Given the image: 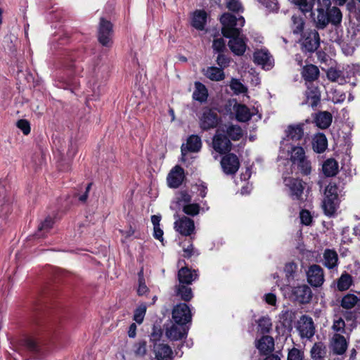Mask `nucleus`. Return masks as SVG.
Here are the masks:
<instances>
[{
  "label": "nucleus",
  "instance_id": "obj_1",
  "mask_svg": "<svg viewBox=\"0 0 360 360\" xmlns=\"http://www.w3.org/2000/svg\"><path fill=\"white\" fill-rule=\"evenodd\" d=\"M331 6L330 0H318L316 11V27L319 30H323L328 23L337 27L341 24L342 14L340 9L337 6Z\"/></svg>",
  "mask_w": 360,
  "mask_h": 360
},
{
  "label": "nucleus",
  "instance_id": "obj_2",
  "mask_svg": "<svg viewBox=\"0 0 360 360\" xmlns=\"http://www.w3.org/2000/svg\"><path fill=\"white\" fill-rule=\"evenodd\" d=\"M219 20L222 25L221 34L226 38L240 35L241 27L244 26L245 22L244 17L237 18L230 13H223Z\"/></svg>",
  "mask_w": 360,
  "mask_h": 360
},
{
  "label": "nucleus",
  "instance_id": "obj_3",
  "mask_svg": "<svg viewBox=\"0 0 360 360\" xmlns=\"http://www.w3.org/2000/svg\"><path fill=\"white\" fill-rule=\"evenodd\" d=\"M113 24L105 18H101L97 33L98 42L103 46L111 47L113 44Z\"/></svg>",
  "mask_w": 360,
  "mask_h": 360
},
{
  "label": "nucleus",
  "instance_id": "obj_4",
  "mask_svg": "<svg viewBox=\"0 0 360 360\" xmlns=\"http://www.w3.org/2000/svg\"><path fill=\"white\" fill-rule=\"evenodd\" d=\"M220 122L221 117L215 109L205 108L200 117L199 124L202 131H207L216 128Z\"/></svg>",
  "mask_w": 360,
  "mask_h": 360
},
{
  "label": "nucleus",
  "instance_id": "obj_5",
  "mask_svg": "<svg viewBox=\"0 0 360 360\" xmlns=\"http://www.w3.org/2000/svg\"><path fill=\"white\" fill-rule=\"evenodd\" d=\"M223 155L220 161L223 172L227 175L236 174L240 165L238 156L230 152Z\"/></svg>",
  "mask_w": 360,
  "mask_h": 360
},
{
  "label": "nucleus",
  "instance_id": "obj_6",
  "mask_svg": "<svg viewBox=\"0 0 360 360\" xmlns=\"http://www.w3.org/2000/svg\"><path fill=\"white\" fill-rule=\"evenodd\" d=\"M218 129L212 138V148L218 153L223 155L231 150L232 143L228 136Z\"/></svg>",
  "mask_w": 360,
  "mask_h": 360
},
{
  "label": "nucleus",
  "instance_id": "obj_7",
  "mask_svg": "<svg viewBox=\"0 0 360 360\" xmlns=\"http://www.w3.org/2000/svg\"><path fill=\"white\" fill-rule=\"evenodd\" d=\"M172 316L174 322L191 323L192 314L189 306L186 303H179L175 305L172 309Z\"/></svg>",
  "mask_w": 360,
  "mask_h": 360
},
{
  "label": "nucleus",
  "instance_id": "obj_8",
  "mask_svg": "<svg viewBox=\"0 0 360 360\" xmlns=\"http://www.w3.org/2000/svg\"><path fill=\"white\" fill-rule=\"evenodd\" d=\"M306 274L307 282L313 287H321L324 283L323 269L318 264H314L310 265Z\"/></svg>",
  "mask_w": 360,
  "mask_h": 360
},
{
  "label": "nucleus",
  "instance_id": "obj_9",
  "mask_svg": "<svg viewBox=\"0 0 360 360\" xmlns=\"http://www.w3.org/2000/svg\"><path fill=\"white\" fill-rule=\"evenodd\" d=\"M189 326L187 324L174 322L166 328V335L169 340L176 341L186 338Z\"/></svg>",
  "mask_w": 360,
  "mask_h": 360
},
{
  "label": "nucleus",
  "instance_id": "obj_10",
  "mask_svg": "<svg viewBox=\"0 0 360 360\" xmlns=\"http://www.w3.org/2000/svg\"><path fill=\"white\" fill-rule=\"evenodd\" d=\"M24 346L32 353L34 357L39 360L44 359L48 354L47 349L41 346L33 337H26L23 340Z\"/></svg>",
  "mask_w": 360,
  "mask_h": 360
},
{
  "label": "nucleus",
  "instance_id": "obj_11",
  "mask_svg": "<svg viewBox=\"0 0 360 360\" xmlns=\"http://www.w3.org/2000/svg\"><path fill=\"white\" fill-rule=\"evenodd\" d=\"M320 46V37L319 32L314 30L307 32L302 44V50L304 52L314 53Z\"/></svg>",
  "mask_w": 360,
  "mask_h": 360
},
{
  "label": "nucleus",
  "instance_id": "obj_12",
  "mask_svg": "<svg viewBox=\"0 0 360 360\" xmlns=\"http://www.w3.org/2000/svg\"><path fill=\"white\" fill-rule=\"evenodd\" d=\"M184 179V169L180 165H176L169 173L167 181L169 188H177L182 184Z\"/></svg>",
  "mask_w": 360,
  "mask_h": 360
},
{
  "label": "nucleus",
  "instance_id": "obj_13",
  "mask_svg": "<svg viewBox=\"0 0 360 360\" xmlns=\"http://www.w3.org/2000/svg\"><path fill=\"white\" fill-rule=\"evenodd\" d=\"M298 330L302 338H311L315 333V327L311 317L302 315L299 323Z\"/></svg>",
  "mask_w": 360,
  "mask_h": 360
},
{
  "label": "nucleus",
  "instance_id": "obj_14",
  "mask_svg": "<svg viewBox=\"0 0 360 360\" xmlns=\"http://www.w3.org/2000/svg\"><path fill=\"white\" fill-rule=\"evenodd\" d=\"M342 317L347 323V329L352 332L360 324V308L349 310H342Z\"/></svg>",
  "mask_w": 360,
  "mask_h": 360
},
{
  "label": "nucleus",
  "instance_id": "obj_15",
  "mask_svg": "<svg viewBox=\"0 0 360 360\" xmlns=\"http://www.w3.org/2000/svg\"><path fill=\"white\" fill-rule=\"evenodd\" d=\"M330 344L333 353L336 355L345 354L348 347V342L346 338L340 333H334Z\"/></svg>",
  "mask_w": 360,
  "mask_h": 360
},
{
  "label": "nucleus",
  "instance_id": "obj_16",
  "mask_svg": "<svg viewBox=\"0 0 360 360\" xmlns=\"http://www.w3.org/2000/svg\"><path fill=\"white\" fill-rule=\"evenodd\" d=\"M153 352L157 360H172L173 351L170 346L163 342L153 345Z\"/></svg>",
  "mask_w": 360,
  "mask_h": 360
},
{
  "label": "nucleus",
  "instance_id": "obj_17",
  "mask_svg": "<svg viewBox=\"0 0 360 360\" xmlns=\"http://www.w3.org/2000/svg\"><path fill=\"white\" fill-rule=\"evenodd\" d=\"M295 299L302 304L309 303L312 298L311 288L307 285H301L295 287L292 290Z\"/></svg>",
  "mask_w": 360,
  "mask_h": 360
},
{
  "label": "nucleus",
  "instance_id": "obj_18",
  "mask_svg": "<svg viewBox=\"0 0 360 360\" xmlns=\"http://www.w3.org/2000/svg\"><path fill=\"white\" fill-rule=\"evenodd\" d=\"M290 191V196L292 200L302 199L305 183L300 179L290 178L287 184Z\"/></svg>",
  "mask_w": 360,
  "mask_h": 360
},
{
  "label": "nucleus",
  "instance_id": "obj_19",
  "mask_svg": "<svg viewBox=\"0 0 360 360\" xmlns=\"http://www.w3.org/2000/svg\"><path fill=\"white\" fill-rule=\"evenodd\" d=\"M229 39L230 40L228 45L231 51L236 56H243L247 49V44L244 39L240 37V35L230 37Z\"/></svg>",
  "mask_w": 360,
  "mask_h": 360
},
{
  "label": "nucleus",
  "instance_id": "obj_20",
  "mask_svg": "<svg viewBox=\"0 0 360 360\" xmlns=\"http://www.w3.org/2000/svg\"><path fill=\"white\" fill-rule=\"evenodd\" d=\"M316 126L321 129H328L333 121V115L328 111H319L312 115Z\"/></svg>",
  "mask_w": 360,
  "mask_h": 360
},
{
  "label": "nucleus",
  "instance_id": "obj_21",
  "mask_svg": "<svg viewBox=\"0 0 360 360\" xmlns=\"http://www.w3.org/2000/svg\"><path fill=\"white\" fill-rule=\"evenodd\" d=\"M307 89L305 92L307 98V103L309 104L311 108H316L321 101V92L317 86L314 84H307Z\"/></svg>",
  "mask_w": 360,
  "mask_h": 360
},
{
  "label": "nucleus",
  "instance_id": "obj_22",
  "mask_svg": "<svg viewBox=\"0 0 360 360\" xmlns=\"http://www.w3.org/2000/svg\"><path fill=\"white\" fill-rule=\"evenodd\" d=\"M301 75L307 84H313V82L319 79L320 71L316 65L309 64L302 67Z\"/></svg>",
  "mask_w": 360,
  "mask_h": 360
},
{
  "label": "nucleus",
  "instance_id": "obj_23",
  "mask_svg": "<svg viewBox=\"0 0 360 360\" xmlns=\"http://www.w3.org/2000/svg\"><path fill=\"white\" fill-rule=\"evenodd\" d=\"M179 283L191 285L193 281L198 278L197 271L192 270L187 266L181 267L177 274Z\"/></svg>",
  "mask_w": 360,
  "mask_h": 360
},
{
  "label": "nucleus",
  "instance_id": "obj_24",
  "mask_svg": "<svg viewBox=\"0 0 360 360\" xmlns=\"http://www.w3.org/2000/svg\"><path fill=\"white\" fill-rule=\"evenodd\" d=\"M255 347L261 354H269L274 349V338L269 335H263L259 340L256 341Z\"/></svg>",
  "mask_w": 360,
  "mask_h": 360
},
{
  "label": "nucleus",
  "instance_id": "obj_25",
  "mask_svg": "<svg viewBox=\"0 0 360 360\" xmlns=\"http://www.w3.org/2000/svg\"><path fill=\"white\" fill-rule=\"evenodd\" d=\"M360 302V292L356 295L348 292L340 301V307L345 310L354 309Z\"/></svg>",
  "mask_w": 360,
  "mask_h": 360
},
{
  "label": "nucleus",
  "instance_id": "obj_26",
  "mask_svg": "<svg viewBox=\"0 0 360 360\" xmlns=\"http://www.w3.org/2000/svg\"><path fill=\"white\" fill-rule=\"evenodd\" d=\"M328 148V139L323 132L314 134L312 138V148L316 153H323Z\"/></svg>",
  "mask_w": 360,
  "mask_h": 360
},
{
  "label": "nucleus",
  "instance_id": "obj_27",
  "mask_svg": "<svg viewBox=\"0 0 360 360\" xmlns=\"http://www.w3.org/2000/svg\"><path fill=\"white\" fill-rule=\"evenodd\" d=\"M207 14L205 10H196L192 17L191 25L198 30H205Z\"/></svg>",
  "mask_w": 360,
  "mask_h": 360
},
{
  "label": "nucleus",
  "instance_id": "obj_28",
  "mask_svg": "<svg viewBox=\"0 0 360 360\" xmlns=\"http://www.w3.org/2000/svg\"><path fill=\"white\" fill-rule=\"evenodd\" d=\"M202 73L207 78L214 82H220L225 78L224 70L216 66H210L203 69Z\"/></svg>",
  "mask_w": 360,
  "mask_h": 360
},
{
  "label": "nucleus",
  "instance_id": "obj_29",
  "mask_svg": "<svg viewBox=\"0 0 360 360\" xmlns=\"http://www.w3.org/2000/svg\"><path fill=\"white\" fill-rule=\"evenodd\" d=\"M313 360H325L327 354V347L322 342H315L310 350Z\"/></svg>",
  "mask_w": 360,
  "mask_h": 360
},
{
  "label": "nucleus",
  "instance_id": "obj_30",
  "mask_svg": "<svg viewBox=\"0 0 360 360\" xmlns=\"http://www.w3.org/2000/svg\"><path fill=\"white\" fill-rule=\"evenodd\" d=\"M174 292L176 296L179 297L184 302H189L193 297V293L189 285L180 283L176 285Z\"/></svg>",
  "mask_w": 360,
  "mask_h": 360
},
{
  "label": "nucleus",
  "instance_id": "obj_31",
  "mask_svg": "<svg viewBox=\"0 0 360 360\" xmlns=\"http://www.w3.org/2000/svg\"><path fill=\"white\" fill-rule=\"evenodd\" d=\"M322 171L327 177L335 176L339 171L338 162L334 158L327 159L323 164Z\"/></svg>",
  "mask_w": 360,
  "mask_h": 360
},
{
  "label": "nucleus",
  "instance_id": "obj_32",
  "mask_svg": "<svg viewBox=\"0 0 360 360\" xmlns=\"http://www.w3.org/2000/svg\"><path fill=\"white\" fill-rule=\"evenodd\" d=\"M194 84L193 98L200 103L206 102L208 98V90L206 86L200 82H195Z\"/></svg>",
  "mask_w": 360,
  "mask_h": 360
},
{
  "label": "nucleus",
  "instance_id": "obj_33",
  "mask_svg": "<svg viewBox=\"0 0 360 360\" xmlns=\"http://www.w3.org/2000/svg\"><path fill=\"white\" fill-rule=\"evenodd\" d=\"M286 132L288 139L292 141H300L304 136V124L300 123L296 125H289Z\"/></svg>",
  "mask_w": 360,
  "mask_h": 360
},
{
  "label": "nucleus",
  "instance_id": "obj_34",
  "mask_svg": "<svg viewBox=\"0 0 360 360\" xmlns=\"http://www.w3.org/2000/svg\"><path fill=\"white\" fill-rule=\"evenodd\" d=\"M225 127L226 129H220L224 134H226V135L228 136L229 139H231L233 141H238L242 138L243 130L240 126L231 124Z\"/></svg>",
  "mask_w": 360,
  "mask_h": 360
},
{
  "label": "nucleus",
  "instance_id": "obj_35",
  "mask_svg": "<svg viewBox=\"0 0 360 360\" xmlns=\"http://www.w3.org/2000/svg\"><path fill=\"white\" fill-rule=\"evenodd\" d=\"M84 50L82 48L70 51L66 58L67 60L70 61V63L66 64L67 68L69 69L75 68V63L82 60L84 59Z\"/></svg>",
  "mask_w": 360,
  "mask_h": 360
},
{
  "label": "nucleus",
  "instance_id": "obj_36",
  "mask_svg": "<svg viewBox=\"0 0 360 360\" xmlns=\"http://www.w3.org/2000/svg\"><path fill=\"white\" fill-rule=\"evenodd\" d=\"M338 256L333 250L326 249L323 253V265L329 269L338 265Z\"/></svg>",
  "mask_w": 360,
  "mask_h": 360
},
{
  "label": "nucleus",
  "instance_id": "obj_37",
  "mask_svg": "<svg viewBox=\"0 0 360 360\" xmlns=\"http://www.w3.org/2000/svg\"><path fill=\"white\" fill-rule=\"evenodd\" d=\"M236 117L238 121L246 122L252 118V114L247 105L238 104L236 110Z\"/></svg>",
  "mask_w": 360,
  "mask_h": 360
},
{
  "label": "nucleus",
  "instance_id": "obj_38",
  "mask_svg": "<svg viewBox=\"0 0 360 360\" xmlns=\"http://www.w3.org/2000/svg\"><path fill=\"white\" fill-rule=\"evenodd\" d=\"M201 147L202 141L199 136L192 134L188 137L186 141V148L188 151L191 153H197L200 151Z\"/></svg>",
  "mask_w": 360,
  "mask_h": 360
},
{
  "label": "nucleus",
  "instance_id": "obj_39",
  "mask_svg": "<svg viewBox=\"0 0 360 360\" xmlns=\"http://www.w3.org/2000/svg\"><path fill=\"white\" fill-rule=\"evenodd\" d=\"M353 284L352 276L347 272L342 274L337 281V288L340 291L348 290Z\"/></svg>",
  "mask_w": 360,
  "mask_h": 360
},
{
  "label": "nucleus",
  "instance_id": "obj_40",
  "mask_svg": "<svg viewBox=\"0 0 360 360\" xmlns=\"http://www.w3.org/2000/svg\"><path fill=\"white\" fill-rule=\"evenodd\" d=\"M292 1L299 6L304 14L311 12L313 15L314 6L316 3L318 4V0H292Z\"/></svg>",
  "mask_w": 360,
  "mask_h": 360
},
{
  "label": "nucleus",
  "instance_id": "obj_41",
  "mask_svg": "<svg viewBox=\"0 0 360 360\" xmlns=\"http://www.w3.org/2000/svg\"><path fill=\"white\" fill-rule=\"evenodd\" d=\"M332 330L335 333H340V335L346 333L347 326L345 319L342 316H335L333 325L331 326Z\"/></svg>",
  "mask_w": 360,
  "mask_h": 360
},
{
  "label": "nucleus",
  "instance_id": "obj_42",
  "mask_svg": "<svg viewBox=\"0 0 360 360\" xmlns=\"http://www.w3.org/2000/svg\"><path fill=\"white\" fill-rule=\"evenodd\" d=\"M253 56L255 63L258 65H262L263 66H268L271 65L269 63L270 60V56L266 51L260 50L255 51Z\"/></svg>",
  "mask_w": 360,
  "mask_h": 360
},
{
  "label": "nucleus",
  "instance_id": "obj_43",
  "mask_svg": "<svg viewBox=\"0 0 360 360\" xmlns=\"http://www.w3.org/2000/svg\"><path fill=\"white\" fill-rule=\"evenodd\" d=\"M292 25L291 28L292 32L295 34H299L303 32L304 27V20L302 17L297 15L292 16Z\"/></svg>",
  "mask_w": 360,
  "mask_h": 360
},
{
  "label": "nucleus",
  "instance_id": "obj_44",
  "mask_svg": "<svg viewBox=\"0 0 360 360\" xmlns=\"http://www.w3.org/2000/svg\"><path fill=\"white\" fill-rule=\"evenodd\" d=\"M258 330L260 333L265 335L269 333L272 327L271 320L268 316H262L261 317L258 321Z\"/></svg>",
  "mask_w": 360,
  "mask_h": 360
},
{
  "label": "nucleus",
  "instance_id": "obj_45",
  "mask_svg": "<svg viewBox=\"0 0 360 360\" xmlns=\"http://www.w3.org/2000/svg\"><path fill=\"white\" fill-rule=\"evenodd\" d=\"M305 158V152L301 146H292L291 148L290 160L292 164Z\"/></svg>",
  "mask_w": 360,
  "mask_h": 360
},
{
  "label": "nucleus",
  "instance_id": "obj_46",
  "mask_svg": "<svg viewBox=\"0 0 360 360\" xmlns=\"http://www.w3.org/2000/svg\"><path fill=\"white\" fill-rule=\"evenodd\" d=\"M146 304L145 303H141L138 306V307L135 309L133 319L139 324H141L144 319V316L146 313Z\"/></svg>",
  "mask_w": 360,
  "mask_h": 360
},
{
  "label": "nucleus",
  "instance_id": "obj_47",
  "mask_svg": "<svg viewBox=\"0 0 360 360\" xmlns=\"http://www.w3.org/2000/svg\"><path fill=\"white\" fill-rule=\"evenodd\" d=\"M226 8L233 13H243L244 11L242 3L240 0H226Z\"/></svg>",
  "mask_w": 360,
  "mask_h": 360
},
{
  "label": "nucleus",
  "instance_id": "obj_48",
  "mask_svg": "<svg viewBox=\"0 0 360 360\" xmlns=\"http://www.w3.org/2000/svg\"><path fill=\"white\" fill-rule=\"evenodd\" d=\"M297 269V265L296 263L291 262L286 263L284 267V272L285 277L288 281L293 280Z\"/></svg>",
  "mask_w": 360,
  "mask_h": 360
},
{
  "label": "nucleus",
  "instance_id": "obj_49",
  "mask_svg": "<svg viewBox=\"0 0 360 360\" xmlns=\"http://www.w3.org/2000/svg\"><path fill=\"white\" fill-rule=\"evenodd\" d=\"M134 352L136 356H144L147 352V342L144 340H139L134 345Z\"/></svg>",
  "mask_w": 360,
  "mask_h": 360
},
{
  "label": "nucleus",
  "instance_id": "obj_50",
  "mask_svg": "<svg viewBox=\"0 0 360 360\" xmlns=\"http://www.w3.org/2000/svg\"><path fill=\"white\" fill-rule=\"evenodd\" d=\"M139 287L137 289V294L139 296H142L146 295L149 289L146 285L145 278L143 277V270H141L139 274Z\"/></svg>",
  "mask_w": 360,
  "mask_h": 360
},
{
  "label": "nucleus",
  "instance_id": "obj_51",
  "mask_svg": "<svg viewBox=\"0 0 360 360\" xmlns=\"http://www.w3.org/2000/svg\"><path fill=\"white\" fill-rule=\"evenodd\" d=\"M269 12L277 13L279 10L278 0H257Z\"/></svg>",
  "mask_w": 360,
  "mask_h": 360
},
{
  "label": "nucleus",
  "instance_id": "obj_52",
  "mask_svg": "<svg viewBox=\"0 0 360 360\" xmlns=\"http://www.w3.org/2000/svg\"><path fill=\"white\" fill-rule=\"evenodd\" d=\"M297 164L298 170L304 175H308L311 173V167L310 161L305 158L296 162Z\"/></svg>",
  "mask_w": 360,
  "mask_h": 360
},
{
  "label": "nucleus",
  "instance_id": "obj_53",
  "mask_svg": "<svg viewBox=\"0 0 360 360\" xmlns=\"http://www.w3.org/2000/svg\"><path fill=\"white\" fill-rule=\"evenodd\" d=\"M231 89L237 94L246 92L247 88L238 79L233 78L230 84Z\"/></svg>",
  "mask_w": 360,
  "mask_h": 360
},
{
  "label": "nucleus",
  "instance_id": "obj_54",
  "mask_svg": "<svg viewBox=\"0 0 360 360\" xmlns=\"http://www.w3.org/2000/svg\"><path fill=\"white\" fill-rule=\"evenodd\" d=\"M214 52L217 53H224L226 49L225 41L223 38H218L213 40L212 46Z\"/></svg>",
  "mask_w": 360,
  "mask_h": 360
},
{
  "label": "nucleus",
  "instance_id": "obj_55",
  "mask_svg": "<svg viewBox=\"0 0 360 360\" xmlns=\"http://www.w3.org/2000/svg\"><path fill=\"white\" fill-rule=\"evenodd\" d=\"M300 219L302 225H310L312 222L311 212L306 209H302L300 212Z\"/></svg>",
  "mask_w": 360,
  "mask_h": 360
},
{
  "label": "nucleus",
  "instance_id": "obj_56",
  "mask_svg": "<svg viewBox=\"0 0 360 360\" xmlns=\"http://www.w3.org/2000/svg\"><path fill=\"white\" fill-rule=\"evenodd\" d=\"M162 336V330L160 328L153 326V331L150 335V340L153 342V345L156 343L161 342L160 340Z\"/></svg>",
  "mask_w": 360,
  "mask_h": 360
},
{
  "label": "nucleus",
  "instance_id": "obj_57",
  "mask_svg": "<svg viewBox=\"0 0 360 360\" xmlns=\"http://www.w3.org/2000/svg\"><path fill=\"white\" fill-rule=\"evenodd\" d=\"M304 352L297 348L293 347L289 350L287 360H303Z\"/></svg>",
  "mask_w": 360,
  "mask_h": 360
},
{
  "label": "nucleus",
  "instance_id": "obj_58",
  "mask_svg": "<svg viewBox=\"0 0 360 360\" xmlns=\"http://www.w3.org/2000/svg\"><path fill=\"white\" fill-rule=\"evenodd\" d=\"M195 226H174L176 232L184 236H191L195 233Z\"/></svg>",
  "mask_w": 360,
  "mask_h": 360
},
{
  "label": "nucleus",
  "instance_id": "obj_59",
  "mask_svg": "<svg viewBox=\"0 0 360 360\" xmlns=\"http://www.w3.org/2000/svg\"><path fill=\"white\" fill-rule=\"evenodd\" d=\"M18 128H19L25 135H28L30 133L31 128L29 121L25 119L19 120L16 124Z\"/></svg>",
  "mask_w": 360,
  "mask_h": 360
},
{
  "label": "nucleus",
  "instance_id": "obj_60",
  "mask_svg": "<svg viewBox=\"0 0 360 360\" xmlns=\"http://www.w3.org/2000/svg\"><path fill=\"white\" fill-rule=\"evenodd\" d=\"M200 206L198 204H188L184 207V212L188 214L191 216H195L199 213Z\"/></svg>",
  "mask_w": 360,
  "mask_h": 360
},
{
  "label": "nucleus",
  "instance_id": "obj_61",
  "mask_svg": "<svg viewBox=\"0 0 360 360\" xmlns=\"http://www.w3.org/2000/svg\"><path fill=\"white\" fill-rule=\"evenodd\" d=\"M216 62L217 65L219 66V68H222V70H224L225 68L229 65L230 58L225 56L224 53H218Z\"/></svg>",
  "mask_w": 360,
  "mask_h": 360
},
{
  "label": "nucleus",
  "instance_id": "obj_62",
  "mask_svg": "<svg viewBox=\"0 0 360 360\" xmlns=\"http://www.w3.org/2000/svg\"><path fill=\"white\" fill-rule=\"evenodd\" d=\"M62 217L61 212H58L56 214H53V216L49 215L47 216L44 221L41 224V225H53L58 221V219H60Z\"/></svg>",
  "mask_w": 360,
  "mask_h": 360
},
{
  "label": "nucleus",
  "instance_id": "obj_63",
  "mask_svg": "<svg viewBox=\"0 0 360 360\" xmlns=\"http://www.w3.org/2000/svg\"><path fill=\"white\" fill-rule=\"evenodd\" d=\"M341 72L335 68H330L327 72V77L331 82H336L340 77Z\"/></svg>",
  "mask_w": 360,
  "mask_h": 360
},
{
  "label": "nucleus",
  "instance_id": "obj_64",
  "mask_svg": "<svg viewBox=\"0 0 360 360\" xmlns=\"http://www.w3.org/2000/svg\"><path fill=\"white\" fill-rule=\"evenodd\" d=\"M183 257L187 259L191 258L193 255H199L198 250H195L193 244H190L187 248H184Z\"/></svg>",
  "mask_w": 360,
  "mask_h": 360
}]
</instances>
